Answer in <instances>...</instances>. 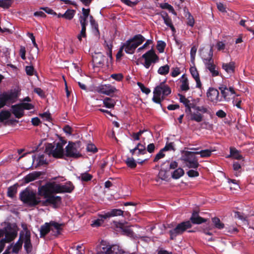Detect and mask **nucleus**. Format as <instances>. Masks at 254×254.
I'll return each instance as SVG.
<instances>
[{
    "label": "nucleus",
    "instance_id": "a878e982",
    "mask_svg": "<svg viewBox=\"0 0 254 254\" xmlns=\"http://www.w3.org/2000/svg\"><path fill=\"white\" fill-rule=\"evenodd\" d=\"M136 47L142 44L145 40V38L141 34H137L129 39Z\"/></svg>",
    "mask_w": 254,
    "mask_h": 254
},
{
    "label": "nucleus",
    "instance_id": "052dcab7",
    "mask_svg": "<svg viewBox=\"0 0 254 254\" xmlns=\"http://www.w3.org/2000/svg\"><path fill=\"white\" fill-rule=\"evenodd\" d=\"M216 48L217 50L219 51H222L223 52H226V46L225 44L222 41H219L217 42L216 45Z\"/></svg>",
    "mask_w": 254,
    "mask_h": 254
},
{
    "label": "nucleus",
    "instance_id": "338daca9",
    "mask_svg": "<svg viewBox=\"0 0 254 254\" xmlns=\"http://www.w3.org/2000/svg\"><path fill=\"white\" fill-rule=\"evenodd\" d=\"M36 161L39 165H43L46 163V160L45 159L44 155H39L36 159Z\"/></svg>",
    "mask_w": 254,
    "mask_h": 254
},
{
    "label": "nucleus",
    "instance_id": "cd10ccee",
    "mask_svg": "<svg viewBox=\"0 0 254 254\" xmlns=\"http://www.w3.org/2000/svg\"><path fill=\"white\" fill-rule=\"evenodd\" d=\"M104 213L105 214L104 218L107 219L112 217L123 215L124 211L120 209H113L110 211Z\"/></svg>",
    "mask_w": 254,
    "mask_h": 254
},
{
    "label": "nucleus",
    "instance_id": "5701e85b",
    "mask_svg": "<svg viewBox=\"0 0 254 254\" xmlns=\"http://www.w3.org/2000/svg\"><path fill=\"white\" fill-rule=\"evenodd\" d=\"M105 62L108 63V59L101 53H96L92 56L93 64H104Z\"/></svg>",
    "mask_w": 254,
    "mask_h": 254
},
{
    "label": "nucleus",
    "instance_id": "b1692460",
    "mask_svg": "<svg viewBox=\"0 0 254 254\" xmlns=\"http://www.w3.org/2000/svg\"><path fill=\"white\" fill-rule=\"evenodd\" d=\"M12 112L16 118H20L24 114V111L21 104L12 106Z\"/></svg>",
    "mask_w": 254,
    "mask_h": 254
},
{
    "label": "nucleus",
    "instance_id": "de8ad7c7",
    "mask_svg": "<svg viewBox=\"0 0 254 254\" xmlns=\"http://www.w3.org/2000/svg\"><path fill=\"white\" fill-rule=\"evenodd\" d=\"M169 69L170 67L168 66V65L165 64L159 68L158 72L159 74L161 75H166L168 73Z\"/></svg>",
    "mask_w": 254,
    "mask_h": 254
},
{
    "label": "nucleus",
    "instance_id": "ddd939ff",
    "mask_svg": "<svg viewBox=\"0 0 254 254\" xmlns=\"http://www.w3.org/2000/svg\"><path fill=\"white\" fill-rule=\"evenodd\" d=\"M65 149L64 155L66 157L78 158L81 156V154L77 150L76 145L74 143L69 142Z\"/></svg>",
    "mask_w": 254,
    "mask_h": 254
},
{
    "label": "nucleus",
    "instance_id": "ea45409f",
    "mask_svg": "<svg viewBox=\"0 0 254 254\" xmlns=\"http://www.w3.org/2000/svg\"><path fill=\"white\" fill-rule=\"evenodd\" d=\"M184 174V171L183 169L179 168L176 169L172 173V177L175 179H178Z\"/></svg>",
    "mask_w": 254,
    "mask_h": 254
},
{
    "label": "nucleus",
    "instance_id": "7c9ffc66",
    "mask_svg": "<svg viewBox=\"0 0 254 254\" xmlns=\"http://www.w3.org/2000/svg\"><path fill=\"white\" fill-rule=\"evenodd\" d=\"M112 254H130L124 251L118 245H112Z\"/></svg>",
    "mask_w": 254,
    "mask_h": 254
},
{
    "label": "nucleus",
    "instance_id": "e433bc0d",
    "mask_svg": "<svg viewBox=\"0 0 254 254\" xmlns=\"http://www.w3.org/2000/svg\"><path fill=\"white\" fill-rule=\"evenodd\" d=\"M213 151L210 149L201 150L199 151H196L195 153L199 154L201 158H207L211 155L212 152Z\"/></svg>",
    "mask_w": 254,
    "mask_h": 254
},
{
    "label": "nucleus",
    "instance_id": "603ef678",
    "mask_svg": "<svg viewBox=\"0 0 254 254\" xmlns=\"http://www.w3.org/2000/svg\"><path fill=\"white\" fill-rule=\"evenodd\" d=\"M10 113L8 111H2L0 113V120L4 121L7 120L10 117Z\"/></svg>",
    "mask_w": 254,
    "mask_h": 254
},
{
    "label": "nucleus",
    "instance_id": "c9c22d12",
    "mask_svg": "<svg viewBox=\"0 0 254 254\" xmlns=\"http://www.w3.org/2000/svg\"><path fill=\"white\" fill-rule=\"evenodd\" d=\"M212 221L214 224L215 228L218 229H222L224 228V224L223 223L218 217H214L212 218Z\"/></svg>",
    "mask_w": 254,
    "mask_h": 254
},
{
    "label": "nucleus",
    "instance_id": "0eeeda50",
    "mask_svg": "<svg viewBox=\"0 0 254 254\" xmlns=\"http://www.w3.org/2000/svg\"><path fill=\"white\" fill-rule=\"evenodd\" d=\"M191 227L190 221L182 222L178 224L175 228L170 230L171 239H174L177 236L182 234L188 229Z\"/></svg>",
    "mask_w": 254,
    "mask_h": 254
},
{
    "label": "nucleus",
    "instance_id": "423d86ee",
    "mask_svg": "<svg viewBox=\"0 0 254 254\" xmlns=\"http://www.w3.org/2000/svg\"><path fill=\"white\" fill-rule=\"evenodd\" d=\"M195 152L186 151H185L181 157V160L185 165L190 168L197 169L199 166L198 159L195 156Z\"/></svg>",
    "mask_w": 254,
    "mask_h": 254
},
{
    "label": "nucleus",
    "instance_id": "6ab92c4d",
    "mask_svg": "<svg viewBox=\"0 0 254 254\" xmlns=\"http://www.w3.org/2000/svg\"><path fill=\"white\" fill-rule=\"evenodd\" d=\"M100 252L97 254L100 253L104 254H112V245H110L108 242L105 241H102L100 245Z\"/></svg>",
    "mask_w": 254,
    "mask_h": 254
},
{
    "label": "nucleus",
    "instance_id": "aec40b11",
    "mask_svg": "<svg viewBox=\"0 0 254 254\" xmlns=\"http://www.w3.org/2000/svg\"><path fill=\"white\" fill-rule=\"evenodd\" d=\"M190 71L192 77L196 82V87L201 88L202 84L200 80L198 71L195 66H192L190 68Z\"/></svg>",
    "mask_w": 254,
    "mask_h": 254
},
{
    "label": "nucleus",
    "instance_id": "2f4dec72",
    "mask_svg": "<svg viewBox=\"0 0 254 254\" xmlns=\"http://www.w3.org/2000/svg\"><path fill=\"white\" fill-rule=\"evenodd\" d=\"M103 104L104 106L107 108H113L116 104V101L114 99L109 97H106L103 100Z\"/></svg>",
    "mask_w": 254,
    "mask_h": 254
},
{
    "label": "nucleus",
    "instance_id": "20e7f679",
    "mask_svg": "<svg viewBox=\"0 0 254 254\" xmlns=\"http://www.w3.org/2000/svg\"><path fill=\"white\" fill-rule=\"evenodd\" d=\"M186 113L189 116L190 120L199 123L202 121L203 117L200 113H208L209 111L204 106H197L194 105L191 108L186 109Z\"/></svg>",
    "mask_w": 254,
    "mask_h": 254
},
{
    "label": "nucleus",
    "instance_id": "c03bdc74",
    "mask_svg": "<svg viewBox=\"0 0 254 254\" xmlns=\"http://www.w3.org/2000/svg\"><path fill=\"white\" fill-rule=\"evenodd\" d=\"M75 11L72 9H67L65 12L62 15V17L66 19L71 20L74 15Z\"/></svg>",
    "mask_w": 254,
    "mask_h": 254
},
{
    "label": "nucleus",
    "instance_id": "f257e3e1",
    "mask_svg": "<svg viewBox=\"0 0 254 254\" xmlns=\"http://www.w3.org/2000/svg\"><path fill=\"white\" fill-rule=\"evenodd\" d=\"M74 187L73 184L69 182L64 185H60L55 182L47 183L45 185L38 188V195L45 198L43 202V205H53L57 207L62 202V198L60 196H56V193H70Z\"/></svg>",
    "mask_w": 254,
    "mask_h": 254
},
{
    "label": "nucleus",
    "instance_id": "bb28decb",
    "mask_svg": "<svg viewBox=\"0 0 254 254\" xmlns=\"http://www.w3.org/2000/svg\"><path fill=\"white\" fill-rule=\"evenodd\" d=\"M41 175V173L38 172H33L27 175L23 178L25 183H29L30 182L33 181L37 179Z\"/></svg>",
    "mask_w": 254,
    "mask_h": 254
},
{
    "label": "nucleus",
    "instance_id": "4be33fe9",
    "mask_svg": "<svg viewBox=\"0 0 254 254\" xmlns=\"http://www.w3.org/2000/svg\"><path fill=\"white\" fill-rule=\"evenodd\" d=\"M122 47H123L125 51L129 54H133L137 48L129 39L124 43Z\"/></svg>",
    "mask_w": 254,
    "mask_h": 254
},
{
    "label": "nucleus",
    "instance_id": "39448f33",
    "mask_svg": "<svg viewBox=\"0 0 254 254\" xmlns=\"http://www.w3.org/2000/svg\"><path fill=\"white\" fill-rule=\"evenodd\" d=\"M0 240V253L3 250L6 243H9L15 239L17 236L16 231L11 225L3 229H0V237H3Z\"/></svg>",
    "mask_w": 254,
    "mask_h": 254
},
{
    "label": "nucleus",
    "instance_id": "f704fd0d",
    "mask_svg": "<svg viewBox=\"0 0 254 254\" xmlns=\"http://www.w3.org/2000/svg\"><path fill=\"white\" fill-rule=\"evenodd\" d=\"M230 154L228 156L229 157L230 156L233 157L234 158L238 160H240L243 158L242 156L239 153V152L238 150L234 148H230Z\"/></svg>",
    "mask_w": 254,
    "mask_h": 254
},
{
    "label": "nucleus",
    "instance_id": "37998d69",
    "mask_svg": "<svg viewBox=\"0 0 254 254\" xmlns=\"http://www.w3.org/2000/svg\"><path fill=\"white\" fill-rule=\"evenodd\" d=\"M160 7L162 9H168L169 11L172 12L175 15H176L177 13L175 12L174 7L170 4L167 2L160 3Z\"/></svg>",
    "mask_w": 254,
    "mask_h": 254
},
{
    "label": "nucleus",
    "instance_id": "5fc2aeb1",
    "mask_svg": "<svg viewBox=\"0 0 254 254\" xmlns=\"http://www.w3.org/2000/svg\"><path fill=\"white\" fill-rule=\"evenodd\" d=\"M122 232L124 235H127V236H133L134 233L129 227H126L122 228Z\"/></svg>",
    "mask_w": 254,
    "mask_h": 254
},
{
    "label": "nucleus",
    "instance_id": "a19ab883",
    "mask_svg": "<svg viewBox=\"0 0 254 254\" xmlns=\"http://www.w3.org/2000/svg\"><path fill=\"white\" fill-rule=\"evenodd\" d=\"M222 68L225 70V71L231 74L234 73L235 66L234 64H222Z\"/></svg>",
    "mask_w": 254,
    "mask_h": 254
},
{
    "label": "nucleus",
    "instance_id": "58836bf2",
    "mask_svg": "<svg viewBox=\"0 0 254 254\" xmlns=\"http://www.w3.org/2000/svg\"><path fill=\"white\" fill-rule=\"evenodd\" d=\"M22 239H20V237L18 241L12 247V252L13 253L17 254L22 248Z\"/></svg>",
    "mask_w": 254,
    "mask_h": 254
},
{
    "label": "nucleus",
    "instance_id": "412c9836",
    "mask_svg": "<svg viewBox=\"0 0 254 254\" xmlns=\"http://www.w3.org/2000/svg\"><path fill=\"white\" fill-rule=\"evenodd\" d=\"M160 15L164 20V23L168 27L170 28L172 32H176V29L172 23V19L169 16L168 14L166 11H162L161 12Z\"/></svg>",
    "mask_w": 254,
    "mask_h": 254
},
{
    "label": "nucleus",
    "instance_id": "9b49d317",
    "mask_svg": "<svg viewBox=\"0 0 254 254\" xmlns=\"http://www.w3.org/2000/svg\"><path fill=\"white\" fill-rule=\"evenodd\" d=\"M142 58L145 60L144 64H155L159 62V57L153 48L144 54Z\"/></svg>",
    "mask_w": 254,
    "mask_h": 254
},
{
    "label": "nucleus",
    "instance_id": "f3484780",
    "mask_svg": "<svg viewBox=\"0 0 254 254\" xmlns=\"http://www.w3.org/2000/svg\"><path fill=\"white\" fill-rule=\"evenodd\" d=\"M178 81L180 83V89L182 91L187 92L190 90L189 81L185 74H183Z\"/></svg>",
    "mask_w": 254,
    "mask_h": 254
},
{
    "label": "nucleus",
    "instance_id": "13d9d810",
    "mask_svg": "<svg viewBox=\"0 0 254 254\" xmlns=\"http://www.w3.org/2000/svg\"><path fill=\"white\" fill-rule=\"evenodd\" d=\"M175 144L174 142H167L165 147L162 148L164 151L175 150Z\"/></svg>",
    "mask_w": 254,
    "mask_h": 254
},
{
    "label": "nucleus",
    "instance_id": "1a4fd4ad",
    "mask_svg": "<svg viewBox=\"0 0 254 254\" xmlns=\"http://www.w3.org/2000/svg\"><path fill=\"white\" fill-rule=\"evenodd\" d=\"M30 238V232L25 228L24 231L20 233V239H22V243H24V249L27 253H30L32 250Z\"/></svg>",
    "mask_w": 254,
    "mask_h": 254
},
{
    "label": "nucleus",
    "instance_id": "79ce46f5",
    "mask_svg": "<svg viewBox=\"0 0 254 254\" xmlns=\"http://www.w3.org/2000/svg\"><path fill=\"white\" fill-rule=\"evenodd\" d=\"M13 0H0V7L7 9L11 6Z\"/></svg>",
    "mask_w": 254,
    "mask_h": 254
},
{
    "label": "nucleus",
    "instance_id": "393cba45",
    "mask_svg": "<svg viewBox=\"0 0 254 254\" xmlns=\"http://www.w3.org/2000/svg\"><path fill=\"white\" fill-rule=\"evenodd\" d=\"M190 220L193 224H200L207 221V219L200 217L197 212L192 213Z\"/></svg>",
    "mask_w": 254,
    "mask_h": 254
},
{
    "label": "nucleus",
    "instance_id": "4c0bfd02",
    "mask_svg": "<svg viewBox=\"0 0 254 254\" xmlns=\"http://www.w3.org/2000/svg\"><path fill=\"white\" fill-rule=\"evenodd\" d=\"M92 175L87 172H85L80 174V175L77 177V178L82 182H88L90 181L92 179Z\"/></svg>",
    "mask_w": 254,
    "mask_h": 254
},
{
    "label": "nucleus",
    "instance_id": "dca6fc26",
    "mask_svg": "<svg viewBox=\"0 0 254 254\" xmlns=\"http://www.w3.org/2000/svg\"><path fill=\"white\" fill-rule=\"evenodd\" d=\"M171 92L170 88L165 84L164 82H161L154 90V92L156 93L158 95L162 94L163 96H167L171 93Z\"/></svg>",
    "mask_w": 254,
    "mask_h": 254
},
{
    "label": "nucleus",
    "instance_id": "f03ea898",
    "mask_svg": "<svg viewBox=\"0 0 254 254\" xmlns=\"http://www.w3.org/2000/svg\"><path fill=\"white\" fill-rule=\"evenodd\" d=\"M66 143L65 141L60 139L57 142H54L53 144L49 143L46 147L45 153L55 158H62L64 155V147Z\"/></svg>",
    "mask_w": 254,
    "mask_h": 254
},
{
    "label": "nucleus",
    "instance_id": "49530a36",
    "mask_svg": "<svg viewBox=\"0 0 254 254\" xmlns=\"http://www.w3.org/2000/svg\"><path fill=\"white\" fill-rule=\"evenodd\" d=\"M136 150H138L137 152V155L138 156L140 154H144L146 153V148L145 145L141 144V143H138L136 146Z\"/></svg>",
    "mask_w": 254,
    "mask_h": 254
},
{
    "label": "nucleus",
    "instance_id": "8fccbe9b",
    "mask_svg": "<svg viewBox=\"0 0 254 254\" xmlns=\"http://www.w3.org/2000/svg\"><path fill=\"white\" fill-rule=\"evenodd\" d=\"M180 99V101L185 105L186 108V109L191 108L192 105H194L193 104L190 103V101L184 96H181Z\"/></svg>",
    "mask_w": 254,
    "mask_h": 254
},
{
    "label": "nucleus",
    "instance_id": "2eb2a0df",
    "mask_svg": "<svg viewBox=\"0 0 254 254\" xmlns=\"http://www.w3.org/2000/svg\"><path fill=\"white\" fill-rule=\"evenodd\" d=\"M207 96L209 101L217 103L221 101V98L219 97V91L214 88H209L207 92Z\"/></svg>",
    "mask_w": 254,
    "mask_h": 254
},
{
    "label": "nucleus",
    "instance_id": "864d4df0",
    "mask_svg": "<svg viewBox=\"0 0 254 254\" xmlns=\"http://www.w3.org/2000/svg\"><path fill=\"white\" fill-rule=\"evenodd\" d=\"M126 162L127 166L131 168H134L136 166V163L133 158H127Z\"/></svg>",
    "mask_w": 254,
    "mask_h": 254
},
{
    "label": "nucleus",
    "instance_id": "09e8293b",
    "mask_svg": "<svg viewBox=\"0 0 254 254\" xmlns=\"http://www.w3.org/2000/svg\"><path fill=\"white\" fill-rule=\"evenodd\" d=\"M183 72L181 67H175L171 69V75L173 77H176L179 75Z\"/></svg>",
    "mask_w": 254,
    "mask_h": 254
},
{
    "label": "nucleus",
    "instance_id": "f8f14e48",
    "mask_svg": "<svg viewBox=\"0 0 254 254\" xmlns=\"http://www.w3.org/2000/svg\"><path fill=\"white\" fill-rule=\"evenodd\" d=\"M96 90L98 93L107 96H111L117 91L115 87L110 84L100 85L97 87Z\"/></svg>",
    "mask_w": 254,
    "mask_h": 254
},
{
    "label": "nucleus",
    "instance_id": "7ed1b4c3",
    "mask_svg": "<svg viewBox=\"0 0 254 254\" xmlns=\"http://www.w3.org/2000/svg\"><path fill=\"white\" fill-rule=\"evenodd\" d=\"M21 200L24 203L30 206H34L38 204L42 206H47L48 205H43L44 200H41L40 198L37 196L36 192L33 190L26 189L20 194Z\"/></svg>",
    "mask_w": 254,
    "mask_h": 254
},
{
    "label": "nucleus",
    "instance_id": "4d7b16f0",
    "mask_svg": "<svg viewBox=\"0 0 254 254\" xmlns=\"http://www.w3.org/2000/svg\"><path fill=\"white\" fill-rule=\"evenodd\" d=\"M164 152L165 151L163 150L162 149H161L159 151V152L155 155L153 159V162H156L158 161L160 159L163 158L165 156V154L164 153Z\"/></svg>",
    "mask_w": 254,
    "mask_h": 254
},
{
    "label": "nucleus",
    "instance_id": "bf43d9fd",
    "mask_svg": "<svg viewBox=\"0 0 254 254\" xmlns=\"http://www.w3.org/2000/svg\"><path fill=\"white\" fill-rule=\"evenodd\" d=\"M137 85L139 86V88L141 90L143 93H145L146 94H148L150 92V90L146 87L141 82H138L137 83Z\"/></svg>",
    "mask_w": 254,
    "mask_h": 254
},
{
    "label": "nucleus",
    "instance_id": "6e6552de",
    "mask_svg": "<svg viewBox=\"0 0 254 254\" xmlns=\"http://www.w3.org/2000/svg\"><path fill=\"white\" fill-rule=\"evenodd\" d=\"M199 55L205 64H214L212 59L213 47H203L199 49Z\"/></svg>",
    "mask_w": 254,
    "mask_h": 254
},
{
    "label": "nucleus",
    "instance_id": "3c124183",
    "mask_svg": "<svg viewBox=\"0 0 254 254\" xmlns=\"http://www.w3.org/2000/svg\"><path fill=\"white\" fill-rule=\"evenodd\" d=\"M17 192L16 188L14 186H11L8 188L7 196L9 197L13 198L14 197Z\"/></svg>",
    "mask_w": 254,
    "mask_h": 254
},
{
    "label": "nucleus",
    "instance_id": "69168bd1",
    "mask_svg": "<svg viewBox=\"0 0 254 254\" xmlns=\"http://www.w3.org/2000/svg\"><path fill=\"white\" fill-rule=\"evenodd\" d=\"M83 16H80L79 18H82L83 19H87V18L89 15L90 13V9H86L85 8H82V9Z\"/></svg>",
    "mask_w": 254,
    "mask_h": 254
},
{
    "label": "nucleus",
    "instance_id": "c85d7f7f",
    "mask_svg": "<svg viewBox=\"0 0 254 254\" xmlns=\"http://www.w3.org/2000/svg\"><path fill=\"white\" fill-rule=\"evenodd\" d=\"M104 213L102 214H99L97 219L92 221L91 225L93 227H97L101 226V224L103 223L104 220L107 219L106 218H104Z\"/></svg>",
    "mask_w": 254,
    "mask_h": 254
},
{
    "label": "nucleus",
    "instance_id": "a18cd8bd",
    "mask_svg": "<svg viewBox=\"0 0 254 254\" xmlns=\"http://www.w3.org/2000/svg\"><path fill=\"white\" fill-rule=\"evenodd\" d=\"M166 43L162 40L158 41L157 42L156 48L159 53H163L166 47Z\"/></svg>",
    "mask_w": 254,
    "mask_h": 254
},
{
    "label": "nucleus",
    "instance_id": "a211bd4d",
    "mask_svg": "<svg viewBox=\"0 0 254 254\" xmlns=\"http://www.w3.org/2000/svg\"><path fill=\"white\" fill-rule=\"evenodd\" d=\"M50 225L51 235L54 236H57L59 235L60 234V231L62 230L63 225L54 221L50 222Z\"/></svg>",
    "mask_w": 254,
    "mask_h": 254
},
{
    "label": "nucleus",
    "instance_id": "9d476101",
    "mask_svg": "<svg viewBox=\"0 0 254 254\" xmlns=\"http://www.w3.org/2000/svg\"><path fill=\"white\" fill-rule=\"evenodd\" d=\"M222 96L226 101H229L235 93L233 87H227L225 85H221L219 87Z\"/></svg>",
    "mask_w": 254,
    "mask_h": 254
},
{
    "label": "nucleus",
    "instance_id": "0e129e2a",
    "mask_svg": "<svg viewBox=\"0 0 254 254\" xmlns=\"http://www.w3.org/2000/svg\"><path fill=\"white\" fill-rule=\"evenodd\" d=\"M86 37V28H81L80 33L77 35V38L79 41H81L82 38H85Z\"/></svg>",
    "mask_w": 254,
    "mask_h": 254
},
{
    "label": "nucleus",
    "instance_id": "774afa93",
    "mask_svg": "<svg viewBox=\"0 0 254 254\" xmlns=\"http://www.w3.org/2000/svg\"><path fill=\"white\" fill-rule=\"evenodd\" d=\"M187 174L190 177H195L199 176V173L194 170H190L187 172Z\"/></svg>",
    "mask_w": 254,
    "mask_h": 254
},
{
    "label": "nucleus",
    "instance_id": "473e14b6",
    "mask_svg": "<svg viewBox=\"0 0 254 254\" xmlns=\"http://www.w3.org/2000/svg\"><path fill=\"white\" fill-rule=\"evenodd\" d=\"M207 68L209 70L212 76L219 75V71L216 64H207Z\"/></svg>",
    "mask_w": 254,
    "mask_h": 254
},
{
    "label": "nucleus",
    "instance_id": "c756f323",
    "mask_svg": "<svg viewBox=\"0 0 254 254\" xmlns=\"http://www.w3.org/2000/svg\"><path fill=\"white\" fill-rule=\"evenodd\" d=\"M40 237H44L49 232H50V223H46L41 226L40 230Z\"/></svg>",
    "mask_w": 254,
    "mask_h": 254
},
{
    "label": "nucleus",
    "instance_id": "72a5a7b5",
    "mask_svg": "<svg viewBox=\"0 0 254 254\" xmlns=\"http://www.w3.org/2000/svg\"><path fill=\"white\" fill-rule=\"evenodd\" d=\"M185 12V16L187 17V24L191 27H193L194 24V19L193 16L191 14V13L187 10H184Z\"/></svg>",
    "mask_w": 254,
    "mask_h": 254
},
{
    "label": "nucleus",
    "instance_id": "e2e57ef3",
    "mask_svg": "<svg viewBox=\"0 0 254 254\" xmlns=\"http://www.w3.org/2000/svg\"><path fill=\"white\" fill-rule=\"evenodd\" d=\"M86 150L88 152L91 153H95L97 151V149L93 144H88L86 147Z\"/></svg>",
    "mask_w": 254,
    "mask_h": 254
},
{
    "label": "nucleus",
    "instance_id": "4468645a",
    "mask_svg": "<svg viewBox=\"0 0 254 254\" xmlns=\"http://www.w3.org/2000/svg\"><path fill=\"white\" fill-rule=\"evenodd\" d=\"M15 96L13 93L4 92L0 94V109L4 106L7 103H10L14 101Z\"/></svg>",
    "mask_w": 254,
    "mask_h": 254
},
{
    "label": "nucleus",
    "instance_id": "6e6d98bb",
    "mask_svg": "<svg viewBox=\"0 0 254 254\" xmlns=\"http://www.w3.org/2000/svg\"><path fill=\"white\" fill-rule=\"evenodd\" d=\"M197 51V48L196 46H193L191 47L190 51V62L191 63L193 64L195 60V56Z\"/></svg>",
    "mask_w": 254,
    "mask_h": 254
},
{
    "label": "nucleus",
    "instance_id": "680f3d73",
    "mask_svg": "<svg viewBox=\"0 0 254 254\" xmlns=\"http://www.w3.org/2000/svg\"><path fill=\"white\" fill-rule=\"evenodd\" d=\"M111 77L117 81H120L123 80L124 76L122 73H115L111 74Z\"/></svg>",
    "mask_w": 254,
    "mask_h": 254
}]
</instances>
